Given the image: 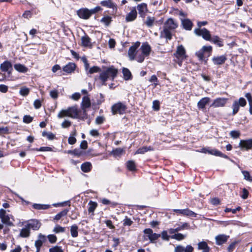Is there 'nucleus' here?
<instances>
[{
  "mask_svg": "<svg viewBox=\"0 0 252 252\" xmlns=\"http://www.w3.org/2000/svg\"><path fill=\"white\" fill-rule=\"evenodd\" d=\"M118 73V70L114 66L107 68L106 70L102 72L99 75V78L104 84L108 79L113 80Z\"/></svg>",
  "mask_w": 252,
  "mask_h": 252,
  "instance_id": "nucleus-1",
  "label": "nucleus"
},
{
  "mask_svg": "<svg viewBox=\"0 0 252 252\" xmlns=\"http://www.w3.org/2000/svg\"><path fill=\"white\" fill-rule=\"evenodd\" d=\"M68 110L69 112V117L72 118H77L79 113V111L78 110L76 106H73L68 107Z\"/></svg>",
  "mask_w": 252,
  "mask_h": 252,
  "instance_id": "nucleus-21",
  "label": "nucleus"
},
{
  "mask_svg": "<svg viewBox=\"0 0 252 252\" xmlns=\"http://www.w3.org/2000/svg\"><path fill=\"white\" fill-rule=\"evenodd\" d=\"M177 27V24L171 18L168 19L165 24V28L167 29H175Z\"/></svg>",
  "mask_w": 252,
  "mask_h": 252,
  "instance_id": "nucleus-26",
  "label": "nucleus"
},
{
  "mask_svg": "<svg viewBox=\"0 0 252 252\" xmlns=\"http://www.w3.org/2000/svg\"><path fill=\"white\" fill-rule=\"evenodd\" d=\"M183 215L193 218L196 216V214L188 209H184Z\"/></svg>",
  "mask_w": 252,
  "mask_h": 252,
  "instance_id": "nucleus-41",
  "label": "nucleus"
},
{
  "mask_svg": "<svg viewBox=\"0 0 252 252\" xmlns=\"http://www.w3.org/2000/svg\"><path fill=\"white\" fill-rule=\"evenodd\" d=\"M123 73L125 80H127L130 79L131 74L130 71L127 68H124Z\"/></svg>",
  "mask_w": 252,
  "mask_h": 252,
  "instance_id": "nucleus-47",
  "label": "nucleus"
},
{
  "mask_svg": "<svg viewBox=\"0 0 252 252\" xmlns=\"http://www.w3.org/2000/svg\"><path fill=\"white\" fill-rule=\"evenodd\" d=\"M47 238L51 243H55L57 241V237L53 234L48 235Z\"/></svg>",
  "mask_w": 252,
  "mask_h": 252,
  "instance_id": "nucleus-58",
  "label": "nucleus"
},
{
  "mask_svg": "<svg viewBox=\"0 0 252 252\" xmlns=\"http://www.w3.org/2000/svg\"><path fill=\"white\" fill-rule=\"evenodd\" d=\"M14 68L20 72H26L28 70V68L25 65L19 63L15 64Z\"/></svg>",
  "mask_w": 252,
  "mask_h": 252,
  "instance_id": "nucleus-34",
  "label": "nucleus"
},
{
  "mask_svg": "<svg viewBox=\"0 0 252 252\" xmlns=\"http://www.w3.org/2000/svg\"><path fill=\"white\" fill-rule=\"evenodd\" d=\"M123 221V224L125 226H130L133 222V221L127 217H126Z\"/></svg>",
  "mask_w": 252,
  "mask_h": 252,
  "instance_id": "nucleus-61",
  "label": "nucleus"
},
{
  "mask_svg": "<svg viewBox=\"0 0 252 252\" xmlns=\"http://www.w3.org/2000/svg\"><path fill=\"white\" fill-rule=\"evenodd\" d=\"M81 43L84 46H88L90 44V38L87 35L81 37Z\"/></svg>",
  "mask_w": 252,
  "mask_h": 252,
  "instance_id": "nucleus-42",
  "label": "nucleus"
},
{
  "mask_svg": "<svg viewBox=\"0 0 252 252\" xmlns=\"http://www.w3.org/2000/svg\"><path fill=\"white\" fill-rule=\"evenodd\" d=\"M204 52L201 49L196 52L195 55L200 61H203L204 60Z\"/></svg>",
  "mask_w": 252,
  "mask_h": 252,
  "instance_id": "nucleus-55",
  "label": "nucleus"
},
{
  "mask_svg": "<svg viewBox=\"0 0 252 252\" xmlns=\"http://www.w3.org/2000/svg\"><path fill=\"white\" fill-rule=\"evenodd\" d=\"M65 117H69V112L68 108L62 110L58 114V117L59 118H63Z\"/></svg>",
  "mask_w": 252,
  "mask_h": 252,
  "instance_id": "nucleus-37",
  "label": "nucleus"
},
{
  "mask_svg": "<svg viewBox=\"0 0 252 252\" xmlns=\"http://www.w3.org/2000/svg\"><path fill=\"white\" fill-rule=\"evenodd\" d=\"M76 65L74 63H69L63 67V70L67 73H71L74 71Z\"/></svg>",
  "mask_w": 252,
  "mask_h": 252,
  "instance_id": "nucleus-24",
  "label": "nucleus"
},
{
  "mask_svg": "<svg viewBox=\"0 0 252 252\" xmlns=\"http://www.w3.org/2000/svg\"><path fill=\"white\" fill-rule=\"evenodd\" d=\"M0 68L2 71L7 72L8 73H10L11 71L12 70V66L10 62L6 61L0 64Z\"/></svg>",
  "mask_w": 252,
  "mask_h": 252,
  "instance_id": "nucleus-18",
  "label": "nucleus"
},
{
  "mask_svg": "<svg viewBox=\"0 0 252 252\" xmlns=\"http://www.w3.org/2000/svg\"><path fill=\"white\" fill-rule=\"evenodd\" d=\"M186 237V235L181 233H176L171 236L172 239H176L178 241H181L184 239Z\"/></svg>",
  "mask_w": 252,
  "mask_h": 252,
  "instance_id": "nucleus-46",
  "label": "nucleus"
},
{
  "mask_svg": "<svg viewBox=\"0 0 252 252\" xmlns=\"http://www.w3.org/2000/svg\"><path fill=\"white\" fill-rule=\"evenodd\" d=\"M26 225L30 229H32L34 230H37L40 227L41 223L37 220H32L28 221Z\"/></svg>",
  "mask_w": 252,
  "mask_h": 252,
  "instance_id": "nucleus-9",
  "label": "nucleus"
},
{
  "mask_svg": "<svg viewBox=\"0 0 252 252\" xmlns=\"http://www.w3.org/2000/svg\"><path fill=\"white\" fill-rule=\"evenodd\" d=\"M30 235V229L26 225L25 227L21 230L20 236L23 238L28 237Z\"/></svg>",
  "mask_w": 252,
  "mask_h": 252,
  "instance_id": "nucleus-30",
  "label": "nucleus"
},
{
  "mask_svg": "<svg viewBox=\"0 0 252 252\" xmlns=\"http://www.w3.org/2000/svg\"><path fill=\"white\" fill-rule=\"evenodd\" d=\"M53 232L56 233L63 232L65 231V228L60 225H56L53 229Z\"/></svg>",
  "mask_w": 252,
  "mask_h": 252,
  "instance_id": "nucleus-54",
  "label": "nucleus"
},
{
  "mask_svg": "<svg viewBox=\"0 0 252 252\" xmlns=\"http://www.w3.org/2000/svg\"><path fill=\"white\" fill-rule=\"evenodd\" d=\"M198 249L202 250V252H209L210 248L206 242L204 241L200 242L197 245Z\"/></svg>",
  "mask_w": 252,
  "mask_h": 252,
  "instance_id": "nucleus-27",
  "label": "nucleus"
},
{
  "mask_svg": "<svg viewBox=\"0 0 252 252\" xmlns=\"http://www.w3.org/2000/svg\"><path fill=\"white\" fill-rule=\"evenodd\" d=\"M127 167L130 171H134L135 169V164L133 161L129 160L127 162Z\"/></svg>",
  "mask_w": 252,
  "mask_h": 252,
  "instance_id": "nucleus-52",
  "label": "nucleus"
},
{
  "mask_svg": "<svg viewBox=\"0 0 252 252\" xmlns=\"http://www.w3.org/2000/svg\"><path fill=\"white\" fill-rule=\"evenodd\" d=\"M207 153L212 155L222 157L225 158H228V157L226 155L223 154L221 152L216 149L209 150L207 151Z\"/></svg>",
  "mask_w": 252,
  "mask_h": 252,
  "instance_id": "nucleus-28",
  "label": "nucleus"
},
{
  "mask_svg": "<svg viewBox=\"0 0 252 252\" xmlns=\"http://www.w3.org/2000/svg\"><path fill=\"white\" fill-rule=\"evenodd\" d=\"M42 135L44 137H47V138L50 140L54 139L55 137V135L50 132L43 131Z\"/></svg>",
  "mask_w": 252,
  "mask_h": 252,
  "instance_id": "nucleus-50",
  "label": "nucleus"
},
{
  "mask_svg": "<svg viewBox=\"0 0 252 252\" xmlns=\"http://www.w3.org/2000/svg\"><path fill=\"white\" fill-rule=\"evenodd\" d=\"M153 109L156 111H158L159 109V101L156 100L153 102Z\"/></svg>",
  "mask_w": 252,
  "mask_h": 252,
  "instance_id": "nucleus-57",
  "label": "nucleus"
},
{
  "mask_svg": "<svg viewBox=\"0 0 252 252\" xmlns=\"http://www.w3.org/2000/svg\"><path fill=\"white\" fill-rule=\"evenodd\" d=\"M50 96L54 98V99H56L58 98V92L57 90H51L50 92Z\"/></svg>",
  "mask_w": 252,
  "mask_h": 252,
  "instance_id": "nucleus-59",
  "label": "nucleus"
},
{
  "mask_svg": "<svg viewBox=\"0 0 252 252\" xmlns=\"http://www.w3.org/2000/svg\"><path fill=\"white\" fill-rule=\"evenodd\" d=\"M112 21V17L110 16H105L100 20V22L106 26H108Z\"/></svg>",
  "mask_w": 252,
  "mask_h": 252,
  "instance_id": "nucleus-35",
  "label": "nucleus"
},
{
  "mask_svg": "<svg viewBox=\"0 0 252 252\" xmlns=\"http://www.w3.org/2000/svg\"><path fill=\"white\" fill-rule=\"evenodd\" d=\"M127 109L126 106L123 103L119 102L111 107V110L113 115L120 114L122 115L125 114Z\"/></svg>",
  "mask_w": 252,
  "mask_h": 252,
  "instance_id": "nucleus-3",
  "label": "nucleus"
},
{
  "mask_svg": "<svg viewBox=\"0 0 252 252\" xmlns=\"http://www.w3.org/2000/svg\"><path fill=\"white\" fill-rule=\"evenodd\" d=\"M210 101V98L208 97H203L197 103V107L200 109H204L206 105Z\"/></svg>",
  "mask_w": 252,
  "mask_h": 252,
  "instance_id": "nucleus-22",
  "label": "nucleus"
},
{
  "mask_svg": "<svg viewBox=\"0 0 252 252\" xmlns=\"http://www.w3.org/2000/svg\"><path fill=\"white\" fill-rule=\"evenodd\" d=\"M140 45V42L137 41L130 46L127 51L128 57L130 61H134L137 54L138 53V48Z\"/></svg>",
  "mask_w": 252,
  "mask_h": 252,
  "instance_id": "nucleus-2",
  "label": "nucleus"
},
{
  "mask_svg": "<svg viewBox=\"0 0 252 252\" xmlns=\"http://www.w3.org/2000/svg\"><path fill=\"white\" fill-rule=\"evenodd\" d=\"M68 212V209H64L63 211L57 214L54 220H59L62 217L66 216Z\"/></svg>",
  "mask_w": 252,
  "mask_h": 252,
  "instance_id": "nucleus-40",
  "label": "nucleus"
},
{
  "mask_svg": "<svg viewBox=\"0 0 252 252\" xmlns=\"http://www.w3.org/2000/svg\"><path fill=\"white\" fill-rule=\"evenodd\" d=\"M78 227L76 224L72 225L70 227V233L72 237H77L78 235Z\"/></svg>",
  "mask_w": 252,
  "mask_h": 252,
  "instance_id": "nucleus-33",
  "label": "nucleus"
},
{
  "mask_svg": "<svg viewBox=\"0 0 252 252\" xmlns=\"http://www.w3.org/2000/svg\"><path fill=\"white\" fill-rule=\"evenodd\" d=\"M161 36L166 38L167 39L170 40L172 38V35L168 29L164 28L163 32H161Z\"/></svg>",
  "mask_w": 252,
  "mask_h": 252,
  "instance_id": "nucleus-36",
  "label": "nucleus"
},
{
  "mask_svg": "<svg viewBox=\"0 0 252 252\" xmlns=\"http://www.w3.org/2000/svg\"><path fill=\"white\" fill-rule=\"evenodd\" d=\"M237 102H238L239 106L242 107H244L247 104L246 100L243 97H240L239 100H237Z\"/></svg>",
  "mask_w": 252,
  "mask_h": 252,
  "instance_id": "nucleus-63",
  "label": "nucleus"
},
{
  "mask_svg": "<svg viewBox=\"0 0 252 252\" xmlns=\"http://www.w3.org/2000/svg\"><path fill=\"white\" fill-rule=\"evenodd\" d=\"M101 4L103 6L112 8L116 11L117 10V5L111 0H103L101 2Z\"/></svg>",
  "mask_w": 252,
  "mask_h": 252,
  "instance_id": "nucleus-25",
  "label": "nucleus"
},
{
  "mask_svg": "<svg viewBox=\"0 0 252 252\" xmlns=\"http://www.w3.org/2000/svg\"><path fill=\"white\" fill-rule=\"evenodd\" d=\"M137 9L139 14L141 17H144L145 16L146 13L148 11L147 5L145 3H142L138 4Z\"/></svg>",
  "mask_w": 252,
  "mask_h": 252,
  "instance_id": "nucleus-19",
  "label": "nucleus"
},
{
  "mask_svg": "<svg viewBox=\"0 0 252 252\" xmlns=\"http://www.w3.org/2000/svg\"><path fill=\"white\" fill-rule=\"evenodd\" d=\"M153 149L151 147L144 146L138 149L135 154H144L148 151H152Z\"/></svg>",
  "mask_w": 252,
  "mask_h": 252,
  "instance_id": "nucleus-32",
  "label": "nucleus"
},
{
  "mask_svg": "<svg viewBox=\"0 0 252 252\" xmlns=\"http://www.w3.org/2000/svg\"><path fill=\"white\" fill-rule=\"evenodd\" d=\"M201 49L204 52H208L211 53L212 51V47L211 46H204L202 47Z\"/></svg>",
  "mask_w": 252,
  "mask_h": 252,
  "instance_id": "nucleus-62",
  "label": "nucleus"
},
{
  "mask_svg": "<svg viewBox=\"0 0 252 252\" xmlns=\"http://www.w3.org/2000/svg\"><path fill=\"white\" fill-rule=\"evenodd\" d=\"M215 44H216L219 47L223 46L222 41L218 36H213L212 38L211 37V41Z\"/></svg>",
  "mask_w": 252,
  "mask_h": 252,
  "instance_id": "nucleus-38",
  "label": "nucleus"
},
{
  "mask_svg": "<svg viewBox=\"0 0 252 252\" xmlns=\"http://www.w3.org/2000/svg\"><path fill=\"white\" fill-rule=\"evenodd\" d=\"M89 207L88 208V211L89 213H94V211L97 207V203L93 201H90L89 203Z\"/></svg>",
  "mask_w": 252,
  "mask_h": 252,
  "instance_id": "nucleus-43",
  "label": "nucleus"
},
{
  "mask_svg": "<svg viewBox=\"0 0 252 252\" xmlns=\"http://www.w3.org/2000/svg\"><path fill=\"white\" fill-rule=\"evenodd\" d=\"M46 240L45 236L42 234H39L38 236V239L35 242V246L36 248V252H39L40 247L42 246L43 242Z\"/></svg>",
  "mask_w": 252,
  "mask_h": 252,
  "instance_id": "nucleus-12",
  "label": "nucleus"
},
{
  "mask_svg": "<svg viewBox=\"0 0 252 252\" xmlns=\"http://www.w3.org/2000/svg\"><path fill=\"white\" fill-rule=\"evenodd\" d=\"M230 136L234 138H238L240 135V132L238 131L233 130L230 133Z\"/></svg>",
  "mask_w": 252,
  "mask_h": 252,
  "instance_id": "nucleus-64",
  "label": "nucleus"
},
{
  "mask_svg": "<svg viewBox=\"0 0 252 252\" xmlns=\"http://www.w3.org/2000/svg\"><path fill=\"white\" fill-rule=\"evenodd\" d=\"M141 53L145 57L148 56L151 51V46L147 42L143 43L140 48Z\"/></svg>",
  "mask_w": 252,
  "mask_h": 252,
  "instance_id": "nucleus-15",
  "label": "nucleus"
},
{
  "mask_svg": "<svg viewBox=\"0 0 252 252\" xmlns=\"http://www.w3.org/2000/svg\"><path fill=\"white\" fill-rule=\"evenodd\" d=\"M29 92L30 90L29 88L27 87H22L21 88L19 93L23 96H26L29 94Z\"/></svg>",
  "mask_w": 252,
  "mask_h": 252,
  "instance_id": "nucleus-53",
  "label": "nucleus"
},
{
  "mask_svg": "<svg viewBox=\"0 0 252 252\" xmlns=\"http://www.w3.org/2000/svg\"><path fill=\"white\" fill-rule=\"evenodd\" d=\"M137 16V13L135 7H132L130 11L126 15V21L127 22L133 21L136 19Z\"/></svg>",
  "mask_w": 252,
  "mask_h": 252,
  "instance_id": "nucleus-8",
  "label": "nucleus"
},
{
  "mask_svg": "<svg viewBox=\"0 0 252 252\" xmlns=\"http://www.w3.org/2000/svg\"><path fill=\"white\" fill-rule=\"evenodd\" d=\"M228 99L223 97H219L214 99L213 102L211 105V107H224L227 102Z\"/></svg>",
  "mask_w": 252,
  "mask_h": 252,
  "instance_id": "nucleus-7",
  "label": "nucleus"
},
{
  "mask_svg": "<svg viewBox=\"0 0 252 252\" xmlns=\"http://www.w3.org/2000/svg\"><path fill=\"white\" fill-rule=\"evenodd\" d=\"M32 206L34 209L37 210H45L50 207L49 205L40 204H34Z\"/></svg>",
  "mask_w": 252,
  "mask_h": 252,
  "instance_id": "nucleus-39",
  "label": "nucleus"
},
{
  "mask_svg": "<svg viewBox=\"0 0 252 252\" xmlns=\"http://www.w3.org/2000/svg\"><path fill=\"white\" fill-rule=\"evenodd\" d=\"M239 147L241 149L245 150L252 148V139L241 140L239 143Z\"/></svg>",
  "mask_w": 252,
  "mask_h": 252,
  "instance_id": "nucleus-14",
  "label": "nucleus"
},
{
  "mask_svg": "<svg viewBox=\"0 0 252 252\" xmlns=\"http://www.w3.org/2000/svg\"><path fill=\"white\" fill-rule=\"evenodd\" d=\"M143 232L152 243H154L160 236V234L153 233V230L150 228L145 229Z\"/></svg>",
  "mask_w": 252,
  "mask_h": 252,
  "instance_id": "nucleus-5",
  "label": "nucleus"
},
{
  "mask_svg": "<svg viewBox=\"0 0 252 252\" xmlns=\"http://www.w3.org/2000/svg\"><path fill=\"white\" fill-rule=\"evenodd\" d=\"M175 55L177 58L181 60L186 58V50L183 45H181L177 47Z\"/></svg>",
  "mask_w": 252,
  "mask_h": 252,
  "instance_id": "nucleus-13",
  "label": "nucleus"
},
{
  "mask_svg": "<svg viewBox=\"0 0 252 252\" xmlns=\"http://www.w3.org/2000/svg\"><path fill=\"white\" fill-rule=\"evenodd\" d=\"M182 25L184 29L187 30H190L192 27V23L190 20L188 19L182 20Z\"/></svg>",
  "mask_w": 252,
  "mask_h": 252,
  "instance_id": "nucleus-29",
  "label": "nucleus"
},
{
  "mask_svg": "<svg viewBox=\"0 0 252 252\" xmlns=\"http://www.w3.org/2000/svg\"><path fill=\"white\" fill-rule=\"evenodd\" d=\"M190 228L189 225L188 223H184L182 225L179 226V227H177L176 228H170L169 229V232L170 234H174L176 232H177L179 231L187 229H189Z\"/></svg>",
  "mask_w": 252,
  "mask_h": 252,
  "instance_id": "nucleus-20",
  "label": "nucleus"
},
{
  "mask_svg": "<svg viewBox=\"0 0 252 252\" xmlns=\"http://www.w3.org/2000/svg\"><path fill=\"white\" fill-rule=\"evenodd\" d=\"M155 21V18L154 17H147L146 21L145 22V24L148 27H151L153 26L154 23Z\"/></svg>",
  "mask_w": 252,
  "mask_h": 252,
  "instance_id": "nucleus-44",
  "label": "nucleus"
},
{
  "mask_svg": "<svg viewBox=\"0 0 252 252\" xmlns=\"http://www.w3.org/2000/svg\"><path fill=\"white\" fill-rule=\"evenodd\" d=\"M239 107L240 106L238 104V102H237V100L234 101L232 106L233 109V115H235L238 112L239 110Z\"/></svg>",
  "mask_w": 252,
  "mask_h": 252,
  "instance_id": "nucleus-45",
  "label": "nucleus"
},
{
  "mask_svg": "<svg viewBox=\"0 0 252 252\" xmlns=\"http://www.w3.org/2000/svg\"><path fill=\"white\" fill-rule=\"evenodd\" d=\"M81 168L84 172H88L91 170L92 164L89 162H85L81 165Z\"/></svg>",
  "mask_w": 252,
  "mask_h": 252,
  "instance_id": "nucleus-31",
  "label": "nucleus"
},
{
  "mask_svg": "<svg viewBox=\"0 0 252 252\" xmlns=\"http://www.w3.org/2000/svg\"><path fill=\"white\" fill-rule=\"evenodd\" d=\"M193 248L189 245H187L186 247L182 245L177 246L174 249V252H192Z\"/></svg>",
  "mask_w": 252,
  "mask_h": 252,
  "instance_id": "nucleus-11",
  "label": "nucleus"
},
{
  "mask_svg": "<svg viewBox=\"0 0 252 252\" xmlns=\"http://www.w3.org/2000/svg\"><path fill=\"white\" fill-rule=\"evenodd\" d=\"M0 219L3 223L8 226L13 225V223L10 220V217L6 215V211L3 209H0Z\"/></svg>",
  "mask_w": 252,
  "mask_h": 252,
  "instance_id": "nucleus-6",
  "label": "nucleus"
},
{
  "mask_svg": "<svg viewBox=\"0 0 252 252\" xmlns=\"http://www.w3.org/2000/svg\"><path fill=\"white\" fill-rule=\"evenodd\" d=\"M145 57L143 55V54L141 53V52H139L138 51V53L137 54V56L135 57V59L134 60L136 61L137 62L141 63L143 62L145 60Z\"/></svg>",
  "mask_w": 252,
  "mask_h": 252,
  "instance_id": "nucleus-49",
  "label": "nucleus"
},
{
  "mask_svg": "<svg viewBox=\"0 0 252 252\" xmlns=\"http://www.w3.org/2000/svg\"><path fill=\"white\" fill-rule=\"evenodd\" d=\"M101 71L100 68L97 66H94L88 70V72L87 73V74H93L94 73H96L100 72Z\"/></svg>",
  "mask_w": 252,
  "mask_h": 252,
  "instance_id": "nucleus-51",
  "label": "nucleus"
},
{
  "mask_svg": "<svg viewBox=\"0 0 252 252\" xmlns=\"http://www.w3.org/2000/svg\"><path fill=\"white\" fill-rule=\"evenodd\" d=\"M195 34L198 36H201L202 38L207 40L211 41V34L210 32L205 28H196L194 30Z\"/></svg>",
  "mask_w": 252,
  "mask_h": 252,
  "instance_id": "nucleus-4",
  "label": "nucleus"
},
{
  "mask_svg": "<svg viewBox=\"0 0 252 252\" xmlns=\"http://www.w3.org/2000/svg\"><path fill=\"white\" fill-rule=\"evenodd\" d=\"M124 152L125 150L123 149L116 148L112 151L111 154L115 157H117L121 156Z\"/></svg>",
  "mask_w": 252,
  "mask_h": 252,
  "instance_id": "nucleus-48",
  "label": "nucleus"
},
{
  "mask_svg": "<svg viewBox=\"0 0 252 252\" xmlns=\"http://www.w3.org/2000/svg\"><path fill=\"white\" fill-rule=\"evenodd\" d=\"M160 236L163 240L169 241L170 236L168 235L166 231H163L161 232Z\"/></svg>",
  "mask_w": 252,
  "mask_h": 252,
  "instance_id": "nucleus-60",
  "label": "nucleus"
},
{
  "mask_svg": "<svg viewBox=\"0 0 252 252\" xmlns=\"http://www.w3.org/2000/svg\"><path fill=\"white\" fill-rule=\"evenodd\" d=\"M229 236L225 234H219L216 236L215 240L218 245H220L225 243L229 238Z\"/></svg>",
  "mask_w": 252,
  "mask_h": 252,
  "instance_id": "nucleus-17",
  "label": "nucleus"
},
{
  "mask_svg": "<svg viewBox=\"0 0 252 252\" xmlns=\"http://www.w3.org/2000/svg\"><path fill=\"white\" fill-rule=\"evenodd\" d=\"M227 58L225 55L214 57L212 58V62L215 65H221L226 61Z\"/></svg>",
  "mask_w": 252,
  "mask_h": 252,
  "instance_id": "nucleus-16",
  "label": "nucleus"
},
{
  "mask_svg": "<svg viewBox=\"0 0 252 252\" xmlns=\"http://www.w3.org/2000/svg\"><path fill=\"white\" fill-rule=\"evenodd\" d=\"M78 16L82 19H87L92 15L91 11L86 8L81 9L77 11Z\"/></svg>",
  "mask_w": 252,
  "mask_h": 252,
  "instance_id": "nucleus-10",
  "label": "nucleus"
},
{
  "mask_svg": "<svg viewBox=\"0 0 252 252\" xmlns=\"http://www.w3.org/2000/svg\"><path fill=\"white\" fill-rule=\"evenodd\" d=\"M91 101L89 97L88 96H84L82 98V108L84 112L86 111L87 108L91 106Z\"/></svg>",
  "mask_w": 252,
  "mask_h": 252,
  "instance_id": "nucleus-23",
  "label": "nucleus"
},
{
  "mask_svg": "<svg viewBox=\"0 0 252 252\" xmlns=\"http://www.w3.org/2000/svg\"><path fill=\"white\" fill-rule=\"evenodd\" d=\"M49 252H63L61 247L55 246L49 249Z\"/></svg>",
  "mask_w": 252,
  "mask_h": 252,
  "instance_id": "nucleus-56",
  "label": "nucleus"
}]
</instances>
